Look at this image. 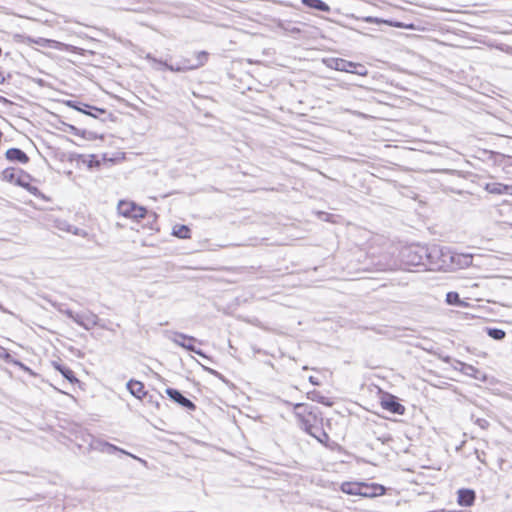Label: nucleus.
<instances>
[{"instance_id":"nucleus-1","label":"nucleus","mask_w":512,"mask_h":512,"mask_svg":"<svg viewBox=\"0 0 512 512\" xmlns=\"http://www.w3.org/2000/svg\"><path fill=\"white\" fill-rule=\"evenodd\" d=\"M440 250L437 247L428 249L422 246H409L401 251L403 262L409 266H423L427 270H443L445 260L442 258Z\"/></svg>"},{"instance_id":"nucleus-2","label":"nucleus","mask_w":512,"mask_h":512,"mask_svg":"<svg viewBox=\"0 0 512 512\" xmlns=\"http://www.w3.org/2000/svg\"><path fill=\"white\" fill-rule=\"evenodd\" d=\"M145 58L152 63L155 69L160 70L162 68H165L172 72H185L188 70H194L202 67L208 61L209 53L206 51L196 52L194 64L188 66H173L172 64H169L167 61L155 58L151 54H147Z\"/></svg>"},{"instance_id":"nucleus-3","label":"nucleus","mask_w":512,"mask_h":512,"mask_svg":"<svg viewBox=\"0 0 512 512\" xmlns=\"http://www.w3.org/2000/svg\"><path fill=\"white\" fill-rule=\"evenodd\" d=\"M324 63L328 68L337 71L353 73L360 76H366L368 74V71L363 64L355 63L342 58L324 59Z\"/></svg>"},{"instance_id":"nucleus-4","label":"nucleus","mask_w":512,"mask_h":512,"mask_svg":"<svg viewBox=\"0 0 512 512\" xmlns=\"http://www.w3.org/2000/svg\"><path fill=\"white\" fill-rule=\"evenodd\" d=\"M118 213L126 218L139 219L144 218L146 209L136 205L134 202L121 200L117 206Z\"/></svg>"},{"instance_id":"nucleus-5","label":"nucleus","mask_w":512,"mask_h":512,"mask_svg":"<svg viewBox=\"0 0 512 512\" xmlns=\"http://www.w3.org/2000/svg\"><path fill=\"white\" fill-rule=\"evenodd\" d=\"M172 341L176 345L183 347L188 351L194 352L202 357H206L201 350L197 349L193 345V343L196 342V338H194L193 336H189V335H186V334L180 333V332H175L174 337L172 338Z\"/></svg>"},{"instance_id":"nucleus-6","label":"nucleus","mask_w":512,"mask_h":512,"mask_svg":"<svg viewBox=\"0 0 512 512\" xmlns=\"http://www.w3.org/2000/svg\"><path fill=\"white\" fill-rule=\"evenodd\" d=\"M90 445H91V448L93 450L99 451L101 453H106V454L111 455V454H114L116 452H120V453L129 455V456L137 459L136 456H133L132 454L126 452L125 450H123V449H121V448H119V447H117V446H115V445H113V444H111L109 442L101 440V439H94L91 442ZM138 460H140V459L138 458Z\"/></svg>"},{"instance_id":"nucleus-7","label":"nucleus","mask_w":512,"mask_h":512,"mask_svg":"<svg viewBox=\"0 0 512 512\" xmlns=\"http://www.w3.org/2000/svg\"><path fill=\"white\" fill-rule=\"evenodd\" d=\"M450 365H452L451 362H450ZM453 368H454V370H459L463 374L473 377L476 380H480L482 382H485L487 380V376L484 372L478 370L477 368L473 367L472 365L465 364L461 361L455 360L453 362Z\"/></svg>"},{"instance_id":"nucleus-8","label":"nucleus","mask_w":512,"mask_h":512,"mask_svg":"<svg viewBox=\"0 0 512 512\" xmlns=\"http://www.w3.org/2000/svg\"><path fill=\"white\" fill-rule=\"evenodd\" d=\"M381 406L393 414L403 415L405 413V407L399 403L396 396L391 394H387L382 398Z\"/></svg>"},{"instance_id":"nucleus-9","label":"nucleus","mask_w":512,"mask_h":512,"mask_svg":"<svg viewBox=\"0 0 512 512\" xmlns=\"http://www.w3.org/2000/svg\"><path fill=\"white\" fill-rule=\"evenodd\" d=\"M471 254L456 253L450 250V270L463 269L472 264Z\"/></svg>"},{"instance_id":"nucleus-10","label":"nucleus","mask_w":512,"mask_h":512,"mask_svg":"<svg viewBox=\"0 0 512 512\" xmlns=\"http://www.w3.org/2000/svg\"><path fill=\"white\" fill-rule=\"evenodd\" d=\"M303 424H304V430L308 434H310L312 437L317 439L318 442L325 445L326 447H330V445H329L330 437L321 426L309 424L308 421H305Z\"/></svg>"},{"instance_id":"nucleus-11","label":"nucleus","mask_w":512,"mask_h":512,"mask_svg":"<svg viewBox=\"0 0 512 512\" xmlns=\"http://www.w3.org/2000/svg\"><path fill=\"white\" fill-rule=\"evenodd\" d=\"M75 323L85 330H91L99 323V317L93 312L78 313L75 317Z\"/></svg>"},{"instance_id":"nucleus-12","label":"nucleus","mask_w":512,"mask_h":512,"mask_svg":"<svg viewBox=\"0 0 512 512\" xmlns=\"http://www.w3.org/2000/svg\"><path fill=\"white\" fill-rule=\"evenodd\" d=\"M166 394L171 400L178 403L182 407L191 411L196 409V405L190 399L186 398L179 390L174 388H167Z\"/></svg>"},{"instance_id":"nucleus-13","label":"nucleus","mask_w":512,"mask_h":512,"mask_svg":"<svg viewBox=\"0 0 512 512\" xmlns=\"http://www.w3.org/2000/svg\"><path fill=\"white\" fill-rule=\"evenodd\" d=\"M67 106L85 114V115H88V116H91L93 118H98V115L97 114H92V111H95L97 113H106V110L105 109H102V108H98V107H95V106H91V105H88V104H85V103H82V102H77V101H72V100H69L66 102Z\"/></svg>"},{"instance_id":"nucleus-14","label":"nucleus","mask_w":512,"mask_h":512,"mask_svg":"<svg viewBox=\"0 0 512 512\" xmlns=\"http://www.w3.org/2000/svg\"><path fill=\"white\" fill-rule=\"evenodd\" d=\"M126 387L128 391L137 399H143L147 397V391H145L144 384L138 380H129L126 384Z\"/></svg>"},{"instance_id":"nucleus-15","label":"nucleus","mask_w":512,"mask_h":512,"mask_svg":"<svg viewBox=\"0 0 512 512\" xmlns=\"http://www.w3.org/2000/svg\"><path fill=\"white\" fill-rule=\"evenodd\" d=\"M457 502L461 506H471L475 501V491L472 489H459Z\"/></svg>"},{"instance_id":"nucleus-16","label":"nucleus","mask_w":512,"mask_h":512,"mask_svg":"<svg viewBox=\"0 0 512 512\" xmlns=\"http://www.w3.org/2000/svg\"><path fill=\"white\" fill-rule=\"evenodd\" d=\"M30 176L23 171L18 172V176L16 179V184L25 188L31 194L38 196L40 195V191L36 186H32L29 183Z\"/></svg>"},{"instance_id":"nucleus-17","label":"nucleus","mask_w":512,"mask_h":512,"mask_svg":"<svg viewBox=\"0 0 512 512\" xmlns=\"http://www.w3.org/2000/svg\"><path fill=\"white\" fill-rule=\"evenodd\" d=\"M5 156L7 160L11 162L27 163L29 157L27 154L19 148H10L6 151Z\"/></svg>"},{"instance_id":"nucleus-18","label":"nucleus","mask_w":512,"mask_h":512,"mask_svg":"<svg viewBox=\"0 0 512 512\" xmlns=\"http://www.w3.org/2000/svg\"><path fill=\"white\" fill-rule=\"evenodd\" d=\"M511 188L512 187H510L508 185L501 184V183H488L485 186L486 191H488L491 194H497V195L507 194V193H509V190Z\"/></svg>"},{"instance_id":"nucleus-19","label":"nucleus","mask_w":512,"mask_h":512,"mask_svg":"<svg viewBox=\"0 0 512 512\" xmlns=\"http://www.w3.org/2000/svg\"><path fill=\"white\" fill-rule=\"evenodd\" d=\"M302 3L311 8L322 12H329L330 7L322 0H302Z\"/></svg>"},{"instance_id":"nucleus-20","label":"nucleus","mask_w":512,"mask_h":512,"mask_svg":"<svg viewBox=\"0 0 512 512\" xmlns=\"http://www.w3.org/2000/svg\"><path fill=\"white\" fill-rule=\"evenodd\" d=\"M342 491L350 495H358L362 493V485L358 483H343Z\"/></svg>"},{"instance_id":"nucleus-21","label":"nucleus","mask_w":512,"mask_h":512,"mask_svg":"<svg viewBox=\"0 0 512 512\" xmlns=\"http://www.w3.org/2000/svg\"><path fill=\"white\" fill-rule=\"evenodd\" d=\"M172 234L180 239L190 238V229L186 225H175Z\"/></svg>"},{"instance_id":"nucleus-22","label":"nucleus","mask_w":512,"mask_h":512,"mask_svg":"<svg viewBox=\"0 0 512 512\" xmlns=\"http://www.w3.org/2000/svg\"><path fill=\"white\" fill-rule=\"evenodd\" d=\"M487 334L494 340H502L505 338V331L499 328H487Z\"/></svg>"},{"instance_id":"nucleus-23","label":"nucleus","mask_w":512,"mask_h":512,"mask_svg":"<svg viewBox=\"0 0 512 512\" xmlns=\"http://www.w3.org/2000/svg\"><path fill=\"white\" fill-rule=\"evenodd\" d=\"M61 374L65 379H67L72 384L78 382V379L74 375V372L68 367L63 368V370H61Z\"/></svg>"},{"instance_id":"nucleus-24","label":"nucleus","mask_w":512,"mask_h":512,"mask_svg":"<svg viewBox=\"0 0 512 512\" xmlns=\"http://www.w3.org/2000/svg\"><path fill=\"white\" fill-rule=\"evenodd\" d=\"M19 171L20 170H15V169H5L3 172L4 178L10 182L16 183V179H17Z\"/></svg>"},{"instance_id":"nucleus-25","label":"nucleus","mask_w":512,"mask_h":512,"mask_svg":"<svg viewBox=\"0 0 512 512\" xmlns=\"http://www.w3.org/2000/svg\"><path fill=\"white\" fill-rule=\"evenodd\" d=\"M463 302L460 300L459 294L457 292L450 291V305H462Z\"/></svg>"},{"instance_id":"nucleus-26","label":"nucleus","mask_w":512,"mask_h":512,"mask_svg":"<svg viewBox=\"0 0 512 512\" xmlns=\"http://www.w3.org/2000/svg\"><path fill=\"white\" fill-rule=\"evenodd\" d=\"M475 423L482 429H486L489 426V422L486 419L483 418H477L475 420Z\"/></svg>"},{"instance_id":"nucleus-27","label":"nucleus","mask_w":512,"mask_h":512,"mask_svg":"<svg viewBox=\"0 0 512 512\" xmlns=\"http://www.w3.org/2000/svg\"><path fill=\"white\" fill-rule=\"evenodd\" d=\"M371 488H369L368 486L366 485H362V493L360 495L362 496H374L376 495V492L375 491H370Z\"/></svg>"},{"instance_id":"nucleus-28","label":"nucleus","mask_w":512,"mask_h":512,"mask_svg":"<svg viewBox=\"0 0 512 512\" xmlns=\"http://www.w3.org/2000/svg\"><path fill=\"white\" fill-rule=\"evenodd\" d=\"M61 313H63L64 315H66L68 318H70L72 321L75 322V317L77 316L78 313H75L73 312L72 310L70 309H66V310H61Z\"/></svg>"},{"instance_id":"nucleus-29","label":"nucleus","mask_w":512,"mask_h":512,"mask_svg":"<svg viewBox=\"0 0 512 512\" xmlns=\"http://www.w3.org/2000/svg\"><path fill=\"white\" fill-rule=\"evenodd\" d=\"M143 399L146 400V402L151 405H155L156 407L159 406V403L157 402V400H154V397L152 395H149L148 393H147V397L143 398Z\"/></svg>"},{"instance_id":"nucleus-30","label":"nucleus","mask_w":512,"mask_h":512,"mask_svg":"<svg viewBox=\"0 0 512 512\" xmlns=\"http://www.w3.org/2000/svg\"><path fill=\"white\" fill-rule=\"evenodd\" d=\"M194 61H191L190 59L183 58L178 64H175V66H188L193 65ZM174 66V64H172Z\"/></svg>"},{"instance_id":"nucleus-31","label":"nucleus","mask_w":512,"mask_h":512,"mask_svg":"<svg viewBox=\"0 0 512 512\" xmlns=\"http://www.w3.org/2000/svg\"><path fill=\"white\" fill-rule=\"evenodd\" d=\"M204 369H205L206 371H208L210 374H212V375H214V376H216V377H218V378L222 379V375H221L218 371H216V370H214V369H211V368H207V367H204Z\"/></svg>"},{"instance_id":"nucleus-32","label":"nucleus","mask_w":512,"mask_h":512,"mask_svg":"<svg viewBox=\"0 0 512 512\" xmlns=\"http://www.w3.org/2000/svg\"><path fill=\"white\" fill-rule=\"evenodd\" d=\"M365 21L368 22V23H380V22H382L380 19L375 18V17H367V18H365Z\"/></svg>"},{"instance_id":"nucleus-33","label":"nucleus","mask_w":512,"mask_h":512,"mask_svg":"<svg viewBox=\"0 0 512 512\" xmlns=\"http://www.w3.org/2000/svg\"><path fill=\"white\" fill-rule=\"evenodd\" d=\"M53 365H54V368H55L57 371H59L60 373H61V370H63V368H65V367H66V366L61 365V364L56 363V362H54V363H53Z\"/></svg>"},{"instance_id":"nucleus-34","label":"nucleus","mask_w":512,"mask_h":512,"mask_svg":"<svg viewBox=\"0 0 512 512\" xmlns=\"http://www.w3.org/2000/svg\"><path fill=\"white\" fill-rule=\"evenodd\" d=\"M99 164H100V163H99V161H97V160H95V161L91 160V161L89 162L88 166H89V167L99 166Z\"/></svg>"},{"instance_id":"nucleus-35","label":"nucleus","mask_w":512,"mask_h":512,"mask_svg":"<svg viewBox=\"0 0 512 512\" xmlns=\"http://www.w3.org/2000/svg\"><path fill=\"white\" fill-rule=\"evenodd\" d=\"M309 381L314 384V385H319V382L315 380V378L313 376H310L309 377Z\"/></svg>"},{"instance_id":"nucleus-36","label":"nucleus","mask_w":512,"mask_h":512,"mask_svg":"<svg viewBox=\"0 0 512 512\" xmlns=\"http://www.w3.org/2000/svg\"><path fill=\"white\" fill-rule=\"evenodd\" d=\"M5 80L4 76H3V73L0 72V83H3Z\"/></svg>"},{"instance_id":"nucleus-37","label":"nucleus","mask_w":512,"mask_h":512,"mask_svg":"<svg viewBox=\"0 0 512 512\" xmlns=\"http://www.w3.org/2000/svg\"><path fill=\"white\" fill-rule=\"evenodd\" d=\"M0 310H1L2 312H4V313H6V312H7V310H6V309H5L1 304H0Z\"/></svg>"},{"instance_id":"nucleus-38","label":"nucleus","mask_w":512,"mask_h":512,"mask_svg":"<svg viewBox=\"0 0 512 512\" xmlns=\"http://www.w3.org/2000/svg\"><path fill=\"white\" fill-rule=\"evenodd\" d=\"M445 302L448 303V293L445 295Z\"/></svg>"},{"instance_id":"nucleus-39","label":"nucleus","mask_w":512,"mask_h":512,"mask_svg":"<svg viewBox=\"0 0 512 512\" xmlns=\"http://www.w3.org/2000/svg\"><path fill=\"white\" fill-rule=\"evenodd\" d=\"M92 114H97L99 116L101 113H97L95 111H92Z\"/></svg>"},{"instance_id":"nucleus-40","label":"nucleus","mask_w":512,"mask_h":512,"mask_svg":"<svg viewBox=\"0 0 512 512\" xmlns=\"http://www.w3.org/2000/svg\"><path fill=\"white\" fill-rule=\"evenodd\" d=\"M378 270H386V268L385 267H380V268H378Z\"/></svg>"}]
</instances>
